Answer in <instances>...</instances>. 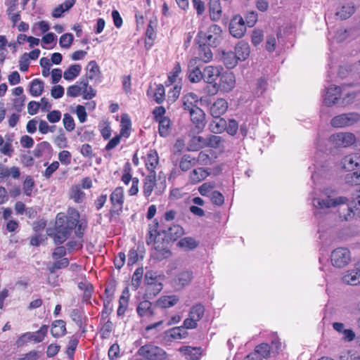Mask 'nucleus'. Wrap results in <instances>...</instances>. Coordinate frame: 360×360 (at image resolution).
I'll list each match as a JSON object with an SVG mask.
<instances>
[{
  "label": "nucleus",
  "instance_id": "obj_1",
  "mask_svg": "<svg viewBox=\"0 0 360 360\" xmlns=\"http://www.w3.org/2000/svg\"><path fill=\"white\" fill-rule=\"evenodd\" d=\"M79 213L75 208H69L68 215L58 213L56 219L54 241L56 244H62L70 236L73 229H76L75 234L82 237L85 227L78 224Z\"/></svg>",
  "mask_w": 360,
  "mask_h": 360
},
{
  "label": "nucleus",
  "instance_id": "obj_2",
  "mask_svg": "<svg viewBox=\"0 0 360 360\" xmlns=\"http://www.w3.org/2000/svg\"><path fill=\"white\" fill-rule=\"evenodd\" d=\"M312 205L314 214L321 217L327 213L330 208H339L343 210L344 205L348 202V199L345 196H338L333 190L326 188L316 196L313 197Z\"/></svg>",
  "mask_w": 360,
  "mask_h": 360
},
{
  "label": "nucleus",
  "instance_id": "obj_3",
  "mask_svg": "<svg viewBox=\"0 0 360 360\" xmlns=\"http://www.w3.org/2000/svg\"><path fill=\"white\" fill-rule=\"evenodd\" d=\"M203 27L198 32V39L201 44L217 46L219 44L221 29L214 24L210 25L205 30Z\"/></svg>",
  "mask_w": 360,
  "mask_h": 360
},
{
  "label": "nucleus",
  "instance_id": "obj_4",
  "mask_svg": "<svg viewBox=\"0 0 360 360\" xmlns=\"http://www.w3.org/2000/svg\"><path fill=\"white\" fill-rule=\"evenodd\" d=\"M352 261V255L349 249L346 248H338L330 254L331 264L338 269L347 266Z\"/></svg>",
  "mask_w": 360,
  "mask_h": 360
},
{
  "label": "nucleus",
  "instance_id": "obj_5",
  "mask_svg": "<svg viewBox=\"0 0 360 360\" xmlns=\"http://www.w3.org/2000/svg\"><path fill=\"white\" fill-rule=\"evenodd\" d=\"M143 193L146 198L151 195L153 191L155 195H160L165 188V185L158 186L156 179V172L149 173L143 180Z\"/></svg>",
  "mask_w": 360,
  "mask_h": 360
},
{
  "label": "nucleus",
  "instance_id": "obj_6",
  "mask_svg": "<svg viewBox=\"0 0 360 360\" xmlns=\"http://www.w3.org/2000/svg\"><path fill=\"white\" fill-rule=\"evenodd\" d=\"M138 354L147 360H165L167 357L164 349L153 345H145L141 347Z\"/></svg>",
  "mask_w": 360,
  "mask_h": 360
},
{
  "label": "nucleus",
  "instance_id": "obj_7",
  "mask_svg": "<svg viewBox=\"0 0 360 360\" xmlns=\"http://www.w3.org/2000/svg\"><path fill=\"white\" fill-rule=\"evenodd\" d=\"M360 121V114L356 112L343 113L331 119L330 124L335 128L347 127Z\"/></svg>",
  "mask_w": 360,
  "mask_h": 360
},
{
  "label": "nucleus",
  "instance_id": "obj_8",
  "mask_svg": "<svg viewBox=\"0 0 360 360\" xmlns=\"http://www.w3.org/2000/svg\"><path fill=\"white\" fill-rule=\"evenodd\" d=\"M205 312L204 307L202 304H196L191 307L188 317L184 321V327L187 329L195 328L198 322L202 318Z\"/></svg>",
  "mask_w": 360,
  "mask_h": 360
},
{
  "label": "nucleus",
  "instance_id": "obj_9",
  "mask_svg": "<svg viewBox=\"0 0 360 360\" xmlns=\"http://www.w3.org/2000/svg\"><path fill=\"white\" fill-rule=\"evenodd\" d=\"M49 330L47 325H43L39 330L34 333H25L22 335L17 340L18 346L22 345L27 340L34 341V342H41L44 339Z\"/></svg>",
  "mask_w": 360,
  "mask_h": 360
},
{
  "label": "nucleus",
  "instance_id": "obj_10",
  "mask_svg": "<svg viewBox=\"0 0 360 360\" xmlns=\"http://www.w3.org/2000/svg\"><path fill=\"white\" fill-rule=\"evenodd\" d=\"M330 140L337 147H349L354 143L356 137L351 132H338L331 135Z\"/></svg>",
  "mask_w": 360,
  "mask_h": 360
},
{
  "label": "nucleus",
  "instance_id": "obj_11",
  "mask_svg": "<svg viewBox=\"0 0 360 360\" xmlns=\"http://www.w3.org/2000/svg\"><path fill=\"white\" fill-rule=\"evenodd\" d=\"M230 34L236 38H241L246 32L245 22L240 15H234L229 24Z\"/></svg>",
  "mask_w": 360,
  "mask_h": 360
},
{
  "label": "nucleus",
  "instance_id": "obj_12",
  "mask_svg": "<svg viewBox=\"0 0 360 360\" xmlns=\"http://www.w3.org/2000/svg\"><path fill=\"white\" fill-rule=\"evenodd\" d=\"M360 216V196L354 200L351 205H344L343 212H340L339 216L342 220L348 221L354 216Z\"/></svg>",
  "mask_w": 360,
  "mask_h": 360
},
{
  "label": "nucleus",
  "instance_id": "obj_13",
  "mask_svg": "<svg viewBox=\"0 0 360 360\" xmlns=\"http://www.w3.org/2000/svg\"><path fill=\"white\" fill-rule=\"evenodd\" d=\"M342 168L347 171H359L360 168V153H354L346 155L342 160Z\"/></svg>",
  "mask_w": 360,
  "mask_h": 360
},
{
  "label": "nucleus",
  "instance_id": "obj_14",
  "mask_svg": "<svg viewBox=\"0 0 360 360\" xmlns=\"http://www.w3.org/2000/svg\"><path fill=\"white\" fill-rule=\"evenodd\" d=\"M167 244V242L161 238L154 240L152 243L155 251L153 255L158 259L161 260L170 256L171 253L168 250Z\"/></svg>",
  "mask_w": 360,
  "mask_h": 360
},
{
  "label": "nucleus",
  "instance_id": "obj_15",
  "mask_svg": "<svg viewBox=\"0 0 360 360\" xmlns=\"http://www.w3.org/2000/svg\"><path fill=\"white\" fill-rule=\"evenodd\" d=\"M236 85V78L233 72H225L220 74L219 89L221 91L229 92L231 91Z\"/></svg>",
  "mask_w": 360,
  "mask_h": 360
},
{
  "label": "nucleus",
  "instance_id": "obj_16",
  "mask_svg": "<svg viewBox=\"0 0 360 360\" xmlns=\"http://www.w3.org/2000/svg\"><path fill=\"white\" fill-rule=\"evenodd\" d=\"M342 94V89L340 86L332 85L327 89L323 98V103L327 106H332L341 98Z\"/></svg>",
  "mask_w": 360,
  "mask_h": 360
},
{
  "label": "nucleus",
  "instance_id": "obj_17",
  "mask_svg": "<svg viewBox=\"0 0 360 360\" xmlns=\"http://www.w3.org/2000/svg\"><path fill=\"white\" fill-rule=\"evenodd\" d=\"M188 112L193 124L199 131H202L206 124L205 113L204 111L200 108H194V110H192Z\"/></svg>",
  "mask_w": 360,
  "mask_h": 360
},
{
  "label": "nucleus",
  "instance_id": "obj_18",
  "mask_svg": "<svg viewBox=\"0 0 360 360\" xmlns=\"http://www.w3.org/2000/svg\"><path fill=\"white\" fill-rule=\"evenodd\" d=\"M113 208L117 214L122 210L124 204V189L122 187H117L111 193L110 197Z\"/></svg>",
  "mask_w": 360,
  "mask_h": 360
},
{
  "label": "nucleus",
  "instance_id": "obj_19",
  "mask_svg": "<svg viewBox=\"0 0 360 360\" xmlns=\"http://www.w3.org/2000/svg\"><path fill=\"white\" fill-rule=\"evenodd\" d=\"M217 156L216 153L212 150H202L195 158L196 164L201 165H211L215 162Z\"/></svg>",
  "mask_w": 360,
  "mask_h": 360
},
{
  "label": "nucleus",
  "instance_id": "obj_20",
  "mask_svg": "<svg viewBox=\"0 0 360 360\" xmlns=\"http://www.w3.org/2000/svg\"><path fill=\"white\" fill-rule=\"evenodd\" d=\"M228 108V103L225 99L219 98L210 107V114L214 118H219Z\"/></svg>",
  "mask_w": 360,
  "mask_h": 360
},
{
  "label": "nucleus",
  "instance_id": "obj_21",
  "mask_svg": "<svg viewBox=\"0 0 360 360\" xmlns=\"http://www.w3.org/2000/svg\"><path fill=\"white\" fill-rule=\"evenodd\" d=\"M206 136H192L188 143L187 150L188 151H198L203 148H206Z\"/></svg>",
  "mask_w": 360,
  "mask_h": 360
},
{
  "label": "nucleus",
  "instance_id": "obj_22",
  "mask_svg": "<svg viewBox=\"0 0 360 360\" xmlns=\"http://www.w3.org/2000/svg\"><path fill=\"white\" fill-rule=\"evenodd\" d=\"M333 328L338 333L342 334V339L346 342H351L355 338V333L352 329H346L345 324L340 322L333 323Z\"/></svg>",
  "mask_w": 360,
  "mask_h": 360
},
{
  "label": "nucleus",
  "instance_id": "obj_23",
  "mask_svg": "<svg viewBox=\"0 0 360 360\" xmlns=\"http://www.w3.org/2000/svg\"><path fill=\"white\" fill-rule=\"evenodd\" d=\"M220 68L212 65L207 66L202 73V79L207 83L212 84L220 76Z\"/></svg>",
  "mask_w": 360,
  "mask_h": 360
},
{
  "label": "nucleus",
  "instance_id": "obj_24",
  "mask_svg": "<svg viewBox=\"0 0 360 360\" xmlns=\"http://www.w3.org/2000/svg\"><path fill=\"white\" fill-rule=\"evenodd\" d=\"M20 174V170L16 167L8 168L4 165H0V183L6 181L9 176L18 179Z\"/></svg>",
  "mask_w": 360,
  "mask_h": 360
},
{
  "label": "nucleus",
  "instance_id": "obj_25",
  "mask_svg": "<svg viewBox=\"0 0 360 360\" xmlns=\"http://www.w3.org/2000/svg\"><path fill=\"white\" fill-rule=\"evenodd\" d=\"M345 283L352 285L360 284V269L358 266L357 270H348L345 272L342 278Z\"/></svg>",
  "mask_w": 360,
  "mask_h": 360
},
{
  "label": "nucleus",
  "instance_id": "obj_26",
  "mask_svg": "<svg viewBox=\"0 0 360 360\" xmlns=\"http://www.w3.org/2000/svg\"><path fill=\"white\" fill-rule=\"evenodd\" d=\"M159 162V157L158 153L154 150H150L146 157L145 164L146 169L149 172H155V169Z\"/></svg>",
  "mask_w": 360,
  "mask_h": 360
},
{
  "label": "nucleus",
  "instance_id": "obj_27",
  "mask_svg": "<svg viewBox=\"0 0 360 360\" xmlns=\"http://www.w3.org/2000/svg\"><path fill=\"white\" fill-rule=\"evenodd\" d=\"M86 78L87 80H99L100 78V68L95 60L90 61L86 68Z\"/></svg>",
  "mask_w": 360,
  "mask_h": 360
},
{
  "label": "nucleus",
  "instance_id": "obj_28",
  "mask_svg": "<svg viewBox=\"0 0 360 360\" xmlns=\"http://www.w3.org/2000/svg\"><path fill=\"white\" fill-rule=\"evenodd\" d=\"M183 107L188 112L194 110V108H198V96L193 93H188L182 98Z\"/></svg>",
  "mask_w": 360,
  "mask_h": 360
},
{
  "label": "nucleus",
  "instance_id": "obj_29",
  "mask_svg": "<svg viewBox=\"0 0 360 360\" xmlns=\"http://www.w3.org/2000/svg\"><path fill=\"white\" fill-rule=\"evenodd\" d=\"M193 279V273L190 271H184L179 273L174 279L175 285L179 288H182L188 285Z\"/></svg>",
  "mask_w": 360,
  "mask_h": 360
},
{
  "label": "nucleus",
  "instance_id": "obj_30",
  "mask_svg": "<svg viewBox=\"0 0 360 360\" xmlns=\"http://www.w3.org/2000/svg\"><path fill=\"white\" fill-rule=\"evenodd\" d=\"M86 198V193L82 190L79 185L72 186L69 192V198L75 203H82Z\"/></svg>",
  "mask_w": 360,
  "mask_h": 360
},
{
  "label": "nucleus",
  "instance_id": "obj_31",
  "mask_svg": "<svg viewBox=\"0 0 360 360\" xmlns=\"http://www.w3.org/2000/svg\"><path fill=\"white\" fill-rule=\"evenodd\" d=\"M65 322L63 320H56L52 323L51 333L54 338L63 337L66 334Z\"/></svg>",
  "mask_w": 360,
  "mask_h": 360
},
{
  "label": "nucleus",
  "instance_id": "obj_32",
  "mask_svg": "<svg viewBox=\"0 0 360 360\" xmlns=\"http://www.w3.org/2000/svg\"><path fill=\"white\" fill-rule=\"evenodd\" d=\"M179 301L176 295L162 296L156 301V305L160 308H168L174 306Z\"/></svg>",
  "mask_w": 360,
  "mask_h": 360
},
{
  "label": "nucleus",
  "instance_id": "obj_33",
  "mask_svg": "<svg viewBox=\"0 0 360 360\" xmlns=\"http://www.w3.org/2000/svg\"><path fill=\"white\" fill-rule=\"evenodd\" d=\"M75 4V0H65L63 3L56 6L53 12L52 16L58 18H60L63 13L70 10Z\"/></svg>",
  "mask_w": 360,
  "mask_h": 360
},
{
  "label": "nucleus",
  "instance_id": "obj_34",
  "mask_svg": "<svg viewBox=\"0 0 360 360\" xmlns=\"http://www.w3.org/2000/svg\"><path fill=\"white\" fill-rule=\"evenodd\" d=\"M209 175L207 169L200 167L194 169L189 174V179L192 184H197L204 180Z\"/></svg>",
  "mask_w": 360,
  "mask_h": 360
},
{
  "label": "nucleus",
  "instance_id": "obj_35",
  "mask_svg": "<svg viewBox=\"0 0 360 360\" xmlns=\"http://www.w3.org/2000/svg\"><path fill=\"white\" fill-rule=\"evenodd\" d=\"M180 352L185 356V357L190 360L198 359L201 354V349L199 347H192L186 346L179 349Z\"/></svg>",
  "mask_w": 360,
  "mask_h": 360
},
{
  "label": "nucleus",
  "instance_id": "obj_36",
  "mask_svg": "<svg viewBox=\"0 0 360 360\" xmlns=\"http://www.w3.org/2000/svg\"><path fill=\"white\" fill-rule=\"evenodd\" d=\"M235 54L239 60H245L250 55V47L248 43L240 41L235 48Z\"/></svg>",
  "mask_w": 360,
  "mask_h": 360
},
{
  "label": "nucleus",
  "instance_id": "obj_37",
  "mask_svg": "<svg viewBox=\"0 0 360 360\" xmlns=\"http://www.w3.org/2000/svg\"><path fill=\"white\" fill-rule=\"evenodd\" d=\"M79 82L82 89L84 99L90 100L96 96V91L92 86H89L87 79H81Z\"/></svg>",
  "mask_w": 360,
  "mask_h": 360
},
{
  "label": "nucleus",
  "instance_id": "obj_38",
  "mask_svg": "<svg viewBox=\"0 0 360 360\" xmlns=\"http://www.w3.org/2000/svg\"><path fill=\"white\" fill-rule=\"evenodd\" d=\"M226 121L223 118H215L209 124V129L214 134H220L226 129Z\"/></svg>",
  "mask_w": 360,
  "mask_h": 360
},
{
  "label": "nucleus",
  "instance_id": "obj_39",
  "mask_svg": "<svg viewBox=\"0 0 360 360\" xmlns=\"http://www.w3.org/2000/svg\"><path fill=\"white\" fill-rule=\"evenodd\" d=\"M82 66L79 64L71 65L63 73V77L68 81L74 80L80 74Z\"/></svg>",
  "mask_w": 360,
  "mask_h": 360
},
{
  "label": "nucleus",
  "instance_id": "obj_40",
  "mask_svg": "<svg viewBox=\"0 0 360 360\" xmlns=\"http://www.w3.org/2000/svg\"><path fill=\"white\" fill-rule=\"evenodd\" d=\"M196 165L195 158L189 154L184 155L179 162V167L183 172H186Z\"/></svg>",
  "mask_w": 360,
  "mask_h": 360
},
{
  "label": "nucleus",
  "instance_id": "obj_41",
  "mask_svg": "<svg viewBox=\"0 0 360 360\" xmlns=\"http://www.w3.org/2000/svg\"><path fill=\"white\" fill-rule=\"evenodd\" d=\"M209 8L210 18L214 20H219L221 14V6L219 0H210Z\"/></svg>",
  "mask_w": 360,
  "mask_h": 360
},
{
  "label": "nucleus",
  "instance_id": "obj_42",
  "mask_svg": "<svg viewBox=\"0 0 360 360\" xmlns=\"http://www.w3.org/2000/svg\"><path fill=\"white\" fill-rule=\"evenodd\" d=\"M158 131L162 137H167L171 131V121L169 117L158 121Z\"/></svg>",
  "mask_w": 360,
  "mask_h": 360
},
{
  "label": "nucleus",
  "instance_id": "obj_43",
  "mask_svg": "<svg viewBox=\"0 0 360 360\" xmlns=\"http://www.w3.org/2000/svg\"><path fill=\"white\" fill-rule=\"evenodd\" d=\"M355 11V7L352 3H348L341 7L336 15L341 19H347Z\"/></svg>",
  "mask_w": 360,
  "mask_h": 360
},
{
  "label": "nucleus",
  "instance_id": "obj_44",
  "mask_svg": "<svg viewBox=\"0 0 360 360\" xmlns=\"http://www.w3.org/2000/svg\"><path fill=\"white\" fill-rule=\"evenodd\" d=\"M131 121L129 117L127 115H124L121 117L120 122V132L121 136L128 137L130 134L131 130Z\"/></svg>",
  "mask_w": 360,
  "mask_h": 360
},
{
  "label": "nucleus",
  "instance_id": "obj_45",
  "mask_svg": "<svg viewBox=\"0 0 360 360\" xmlns=\"http://www.w3.org/2000/svg\"><path fill=\"white\" fill-rule=\"evenodd\" d=\"M186 329V328L184 327V325L183 326L174 327L169 330V335L174 340L185 338L188 335Z\"/></svg>",
  "mask_w": 360,
  "mask_h": 360
},
{
  "label": "nucleus",
  "instance_id": "obj_46",
  "mask_svg": "<svg viewBox=\"0 0 360 360\" xmlns=\"http://www.w3.org/2000/svg\"><path fill=\"white\" fill-rule=\"evenodd\" d=\"M238 60L239 59L235 53L230 51L223 54V63L227 68H233Z\"/></svg>",
  "mask_w": 360,
  "mask_h": 360
},
{
  "label": "nucleus",
  "instance_id": "obj_47",
  "mask_svg": "<svg viewBox=\"0 0 360 360\" xmlns=\"http://www.w3.org/2000/svg\"><path fill=\"white\" fill-rule=\"evenodd\" d=\"M44 90V82L39 79H34L30 84V92L33 96H40Z\"/></svg>",
  "mask_w": 360,
  "mask_h": 360
},
{
  "label": "nucleus",
  "instance_id": "obj_48",
  "mask_svg": "<svg viewBox=\"0 0 360 360\" xmlns=\"http://www.w3.org/2000/svg\"><path fill=\"white\" fill-rule=\"evenodd\" d=\"M158 223H155L154 224L149 226L146 240L147 245H152V243L154 242V240L160 238V234L158 233Z\"/></svg>",
  "mask_w": 360,
  "mask_h": 360
},
{
  "label": "nucleus",
  "instance_id": "obj_49",
  "mask_svg": "<svg viewBox=\"0 0 360 360\" xmlns=\"http://www.w3.org/2000/svg\"><path fill=\"white\" fill-rule=\"evenodd\" d=\"M78 288L81 290L84 291L83 300L84 302H88L92 295V292H93L92 285L90 283L86 282V281L80 282L78 284Z\"/></svg>",
  "mask_w": 360,
  "mask_h": 360
},
{
  "label": "nucleus",
  "instance_id": "obj_50",
  "mask_svg": "<svg viewBox=\"0 0 360 360\" xmlns=\"http://www.w3.org/2000/svg\"><path fill=\"white\" fill-rule=\"evenodd\" d=\"M144 280L149 285L162 281V276L153 271H147L145 274Z\"/></svg>",
  "mask_w": 360,
  "mask_h": 360
},
{
  "label": "nucleus",
  "instance_id": "obj_51",
  "mask_svg": "<svg viewBox=\"0 0 360 360\" xmlns=\"http://www.w3.org/2000/svg\"><path fill=\"white\" fill-rule=\"evenodd\" d=\"M198 243L193 238L185 237L178 242V245L186 250H193L195 248Z\"/></svg>",
  "mask_w": 360,
  "mask_h": 360
},
{
  "label": "nucleus",
  "instance_id": "obj_52",
  "mask_svg": "<svg viewBox=\"0 0 360 360\" xmlns=\"http://www.w3.org/2000/svg\"><path fill=\"white\" fill-rule=\"evenodd\" d=\"M222 141L223 140L221 136L210 134L206 136V147L217 148Z\"/></svg>",
  "mask_w": 360,
  "mask_h": 360
},
{
  "label": "nucleus",
  "instance_id": "obj_53",
  "mask_svg": "<svg viewBox=\"0 0 360 360\" xmlns=\"http://www.w3.org/2000/svg\"><path fill=\"white\" fill-rule=\"evenodd\" d=\"M200 49L199 52V56L198 58L203 63H208L210 62L212 58V53L210 50V49L207 46H205L200 44Z\"/></svg>",
  "mask_w": 360,
  "mask_h": 360
},
{
  "label": "nucleus",
  "instance_id": "obj_54",
  "mask_svg": "<svg viewBox=\"0 0 360 360\" xmlns=\"http://www.w3.org/2000/svg\"><path fill=\"white\" fill-rule=\"evenodd\" d=\"M202 73L200 68L189 69L188 77L191 82L197 83L202 79Z\"/></svg>",
  "mask_w": 360,
  "mask_h": 360
},
{
  "label": "nucleus",
  "instance_id": "obj_55",
  "mask_svg": "<svg viewBox=\"0 0 360 360\" xmlns=\"http://www.w3.org/2000/svg\"><path fill=\"white\" fill-rule=\"evenodd\" d=\"M69 264V260L68 258H62L58 260H56L51 266L49 267V269L51 273H54L57 269L65 268Z\"/></svg>",
  "mask_w": 360,
  "mask_h": 360
},
{
  "label": "nucleus",
  "instance_id": "obj_56",
  "mask_svg": "<svg viewBox=\"0 0 360 360\" xmlns=\"http://www.w3.org/2000/svg\"><path fill=\"white\" fill-rule=\"evenodd\" d=\"M74 37L71 33H66L63 34L59 39V44L62 48L69 49L73 41Z\"/></svg>",
  "mask_w": 360,
  "mask_h": 360
},
{
  "label": "nucleus",
  "instance_id": "obj_57",
  "mask_svg": "<svg viewBox=\"0 0 360 360\" xmlns=\"http://www.w3.org/2000/svg\"><path fill=\"white\" fill-rule=\"evenodd\" d=\"M143 274V269L138 268L134 271L132 279H131V285L135 288L137 289L140 285L142 276Z\"/></svg>",
  "mask_w": 360,
  "mask_h": 360
},
{
  "label": "nucleus",
  "instance_id": "obj_58",
  "mask_svg": "<svg viewBox=\"0 0 360 360\" xmlns=\"http://www.w3.org/2000/svg\"><path fill=\"white\" fill-rule=\"evenodd\" d=\"M269 346L268 344H261L256 347L255 352L258 356H261L263 358H268L269 356Z\"/></svg>",
  "mask_w": 360,
  "mask_h": 360
},
{
  "label": "nucleus",
  "instance_id": "obj_59",
  "mask_svg": "<svg viewBox=\"0 0 360 360\" xmlns=\"http://www.w3.org/2000/svg\"><path fill=\"white\" fill-rule=\"evenodd\" d=\"M63 122L65 129L68 131H72L74 130L75 124L73 117L68 113L64 114Z\"/></svg>",
  "mask_w": 360,
  "mask_h": 360
},
{
  "label": "nucleus",
  "instance_id": "obj_60",
  "mask_svg": "<svg viewBox=\"0 0 360 360\" xmlns=\"http://www.w3.org/2000/svg\"><path fill=\"white\" fill-rule=\"evenodd\" d=\"M151 302L147 300L141 302L137 307V312L139 316H143L150 309Z\"/></svg>",
  "mask_w": 360,
  "mask_h": 360
},
{
  "label": "nucleus",
  "instance_id": "obj_61",
  "mask_svg": "<svg viewBox=\"0 0 360 360\" xmlns=\"http://www.w3.org/2000/svg\"><path fill=\"white\" fill-rule=\"evenodd\" d=\"M184 233L183 229L179 225H174L168 230V234L171 239L176 240Z\"/></svg>",
  "mask_w": 360,
  "mask_h": 360
},
{
  "label": "nucleus",
  "instance_id": "obj_62",
  "mask_svg": "<svg viewBox=\"0 0 360 360\" xmlns=\"http://www.w3.org/2000/svg\"><path fill=\"white\" fill-rule=\"evenodd\" d=\"M276 44H277V37L274 34L269 35L266 37V44H265V48H266V51H268L269 52H273L276 49Z\"/></svg>",
  "mask_w": 360,
  "mask_h": 360
},
{
  "label": "nucleus",
  "instance_id": "obj_63",
  "mask_svg": "<svg viewBox=\"0 0 360 360\" xmlns=\"http://www.w3.org/2000/svg\"><path fill=\"white\" fill-rule=\"evenodd\" d=\"M345 179L347 183L360 184V167L359 171H355L347 174Z\"/></svg>",
  "mask_w": 360,
  "mask_h": 360
},
{
  "label": "nucleus",
  "instance_id": "obj_64",
  "mask_svg": "<svg viewBox=\"0 0 360 360\" xmlns=\"http://www.w3.org/2000/svg\"><path fill=\"white\" fill-rule=\"evenodd\" d=\"M210 198L212 203L217 205H221L224 202V198L223 195L217 191H212Z\"/></svg>",
  "mask_w": 360,
  "mask_h": 360
}]
</instances>
